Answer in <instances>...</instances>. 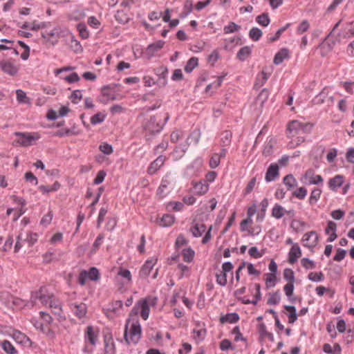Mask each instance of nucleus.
<instances>
[{"label":"nucleus","instance_id":"f257e3e1","mask_svg":"<svg viewBox=\"0 0 354 354\" xmlns=\"http://www.w3.org/2000/svg\"><path fill=\"white\" fill-rule=\"evenodd\" d=\"M312 126L308 123H302L298 120H293L288 123L287 136L290 139L288 144L289 149H295L305 141L304 134L309 133Z\"/></svg>","mask_w":354,"mask_h":354},{"label":"nucleus","instance_id":"f03ea898","mask_svg":"<svg viewBox=\"0 0 354 354\" xmlns=\"http://www.w3.org/2000/svg\"><path fill=\"white\" fill-rule=\"evenodd\" d=\"M39 299L41 303L51 308L55 315H59L62 312L61 302L52 293H49L46 287H41L38 291L32 293L30 300L32 306Z\"/></svg>","mask_w":354,"mask_h":354},{"label":"nucleus","instance_id":"7ed1b4c3","mask_svg":"<svg viewBox=\"0 0 354 354\" xmlns=\"http://www.w3.org/2000/svg\"><path fill=\"white\" fill-rule=\"evenodd\" d=\"M156 303V298L148 297L145 299L139 300L132 309L131 314L138 315L140 312V316L145 320H147L149 315V306H153Z\"/></svg>","mask_w":354,"mask_h":354},{"label":"nucleus","instance_id":"20e7f679","mask_svg":"<svg viewBox=\"0 0 354 354\" xmlns=\"http://www.w3.org/2000/svg\"><path fill=\"white\" fill-rule=\"evenodd\" d=\"M169 114L166 113L165 122L162 124L158 121L156 116H151L149 118L145 119V121H143L142 127L147 136H152L159 133L162 130L165 123L169 120Z\"/></svg>","mask_w":354,"mask_h":354},{"label":"nucleus","instance_id":"39448f33","mask_svg":"<svg viewBox=\"0 0 354 354\" xmlns=\"http://www.w3.org/2000/svg\"><path fill=\"white\" fill-rule=\"evenodd\" d=\"M15 135L19 137L17 142L24 147L32 145L35 141L39 140L40 138L37 133L16 132Z\"/></svg>","mask_w":354,"mask_h":354},{"label":"nucleus","instance_id":"423d86ee","mask_svg":"<svg viewBox=\"0 0 354 354\" xmlns=\"http://www.w3.org/2000/svg\"><path fill=\"white\" fill-rule=\"evenodd\" d=\"M301 180L306 185H319L323 183L324 179L320 175L315 174L313 169H308L303 175Z\"/></svg>","mask_w":354,"mask_h":354},{"label":"nucleus","instance_id":"0eeeda50","mask_svg":"<svg viewBox=\"0 0 354 354\" xmlns=\"http://www.w3.org/2000/svg\"><path fill=\"white\" fill-rule=\"evenodd\" d=\"M142 329L138 319H133L129 329L130 341L137 344L141 337Z\"/></svg>","mask_w":354,"mask_h":354},{"label":"nucleus","instance_id":"6e6552de","mask_svg":"<svg viewBox=\"0 0 354 354\" xmlns=\"http://www.w3.org/2000/svg\"><path fill=\"white\" fill-rule=\"evenodd\" d=\"M69 306L73 314L78 318L81 319L86 316L87 308L84 303L70 301Z\"/></svg>","mask_w":354,"mask_h":354},{"label":"nucleus","instance_id":"1a4fd4ad","mask_svg":"<svg viewBox=\"0 0 354 354\" xmlns=\"http://www.w3.org/2000/svg\"><path fill=\"white\" fill-rule=\"evenodd\" d=\"M304 246L307 248L315 247L318 242V235L315 231H311L304 234L302 237Z\"/></svg>","mask_w":354,"mask_h":354},{"label":"nucleus","instance_id":"9d476101","mask_svg":"<svg viewBox=\"0 0 354 354\" xmlns=\"http://www.w3.org/2000/svg\"><path fill=\"white\" fill-rule=\"evenodd\" d=\"M61 30L58 27L54 28L50 30H46L41 33V36L43 38L46 39L48 41L50 42L53 45L55 44L57 42V40H53V37H60Z\"/></svg>","mask_w":354,"mask_h":354},{"label":"nucleus","instance_id":"9b49d317","mask_svg":"<svg viewBox=\"0 0 354 354\" xmlns=\"http://www.w3.org/2000/svg\"><path fill=\"white\" fill-rule=\"evenodd\" d=\"M172 179L170 177L169 175L167 174L165 175L160 183V185L159 186L158 190H157V194L159 195L160 197H164L166 195V191L168 190L169 186L171 184Z\"/></svg>","mask_w":354,"mask_h":354},{"label":"nucleus","instance_id":"f8f14e48","mask_svg":"<svg viewBox=\"0 0 354 354\" xmlns=\"http://www.w3.org/2000/svg\"><path fill=\"white\" fill-rule=\"evenodd\" d=\"M156 261L157 260L156 259H151L145 262L139 272L140 277L146 278L149 275L151 271L156 263Z\"/></svg>","mask_w":354,"mask_h":354},{"label":"nucleus","instance_id":"ddd939ff","mask_svg":"<svg viewBox=\"0 0 354 354\" xmlns=\"http://www.w3.org/2000/svg\"><path fill=\"white\" fill-rule=\"evenodd\" d=\"M165 161V157L159 156L154 161H153L148 169L147 172L150 175L154 174L164 164Z\"/></svg>","mask_w":354,"mask_h":354},{"label":"nucleus","instance_id":"4468645a","mask_svg":"<svg viewBox=\"0 0 354 354\" xmlns=\"http://www.w3.org/2000/svg\"><path fill=\"white\" fill-rule=\"evenodd\" d=\"M344 182V177L342 175H336L333 178H331L328 183V187L332 191H337Z\"/></svg>","mask_w":354,"mask_h":354},{"label":"nucleus","instance_id":"2eb2a0df","mask_svg":"<svg viewBox=\"0 0 354 354\" xmlns=\"http://www.w3.org/2000/svg\"><path fill=\"white\" fill-rule=\"evenodd\" d=\"M337 225L333 221H328L327 223V227L325 230V232L326 234L328 235V237L327 239V241L328 242H333L337 238Z\"/></svg>","mask_w":354,"mask_h":354},{"label":"nucleus","instance_id":"dca6fc26","mask_svg":"<svg viewBox=\"0 0 354 354\" xmlns=\"http://www.w3.org/2000/svg\"><path fill=\"white\" fill-rule=\"evenodd\" d=\"M301 255L300 247L297 243L294 244L290 250L288 254V261L290 263L293 264Z\"/></svg>","mask_w":354,"mask_h":354},{"label":"nucleus","instance_id":"f3484780","mask_svg":"<svg viewBox=\"0 0 354 354\" xmlns=\"http://www.w3.org/2000/svg\"><path fill=\"white\" fill-rule=\"evenodd\" d=\"M122 308V301L120 300L115 301L111 303L109 308L104 309L107 317L112 318L113 314L116 313Z\"/></svg>","mask_w":354,"mask_h":354},{"label":"nucleus","instance_id":"a211bd4d","mask_svg":"<svg viewBox=\"0 0 354 354\" xmlns=\"http://www.w3.org/2000/svg\"><path fill=\"white\" fill-rule=\"evenodd\" d=\"M279 176V167L277 164H272L268 168L265 179L267 182L273 181Z\"/></svg>","mask_w":354,"mask_h":354},{"label":"nucleus","instance_id":"6ab92c4d","mask_svg":"<svg viewBox=\"0 0 354 354\" xmlns=\"http://www.w3.org/2000/svg\"><path fill=\"white\" fill-rule=\"evenodd\" d=\"M194 192L198 195H203L209 190V185L206 180H201L194 185Z\"/></svg>","mask_w":354,"mask_h":354},{"label":"nucleus","instance_id":"aec40b11","mask_svg":"<svg viewBox=\"0 0 354 354\" xmlns=\"http://www.w3.org/2000/svg\"><path fill=\"white\" fill-rule=\"evenodd\" d=\"M0 66L3 72L10 75H15L18 71V68L12 63L8 61L1 62Z\"/></svg>","mask_w":354,"mask_h":354},{"label":"nucleus","instance_id":"412c9836","mask_svg":"<svg viewBox=\"0 0 354 354\" xmlns=\"http://www.w3.org/2000/svg\"><path fill=\"white\" fill-rule=\"evenodd\" d=\"M354 36V21L346 25L339 34V37L343 39L350 38Z\"/></svg>","mask_w":354,"mask_h":354},{"label":"nucleus","instance_id":"4be33fe9","mask_svg":"<svg viewBox=\"0 0 354 354\" xmlns=\"http://www.w3.org/2000/svg\"><path fill=\"white\" fill-rule=\"evenodd\" d=\"M155 73L159 77V80H162L160 84L165 86L167 84V68L163 66H160L155 70Z\"/></svg>","mask_w":354,"mask_h":354},{"label":"nucleus","instance_id":"5701e85b","mask_svg":"<svg viewBox=\"0 0 354 354\" xmlns=\"http://www.w3.org/2000/svg\"><path fill=\"white\" fill-rule=\"evenodd\" d=\"M174 222V217L171 214H165L162 217L157 218L156 223L161 227H168Z\"/></svg>","mask_w":354,"mask_h":354},{"label":"nucleus","instance_id":"b1692460","mask_svg":"<svg viewBox=\"0 0 354 354\" xmlns=\"http://www.w3.org/2000/svg\"><path fill=\"white\" fill-rule=\"evenodd\" d=\"M205 230V225L203 223H196L190 228V232L194 237H200Z\"/></svg>","mask_w":354,"mask_h":354},{"label":"nucleus","instance_id":"393cba45","mask_svg":"<svg viewBox=\"0 0 354 354\" xmlns=\"http://www.w3.org/2000/svg\"><path fill=\"white\" fill-rule=\"evenodd\" d=\"M288 57H289V50L287 48H282L275 55L273 62L275 64L279 65Z\"/></svg>","mask_w":354,"mask_h":354},{"label":"nucleus","instance_id":"a878e982","mask_svg":"<svg viewBox=\"0 0 354 354\" xmlns=\"http://www.w3.org/2000/svg\"><path fill=\"white\" fill-rule=\"evenodd\" d=\"M165 41L159 40L148 46L147 48V53L152 56L156 52L160 50L164 46Z\"/></svg>","mask_w":354,"mask_h":354},{"label":"nucleus","instance_id":"bb28decb","mask_svg":"<svg viewBox=\"0 0 354 354\" xmlns=\"http://www.w3.org/2000/svg\"><path fill=\"white\" fill-rule=\"evenodd\" d=\"M286 209L281 205L276 203L272 209V216L277 218H281L286 214Z\"/></svg>","mask_w":354,"mask_h":354},{"label":"nucleus","instance_id":"cd10ccee","mask_svg":"<svg viewBox=\"0 0 354 354\" xmlns=\"http://www.w3.org/2000/svg\"><path fill=\"white\" fill-rule=\"evenodd\" d=\"M239 319V316L236 313H227V315L222 316L220 318V321L221 323H236Z\"/></svg>","mask_w":354,"mask_h":354},{"label":"nucleus","instance_id":"c85d7f7f","mask_svg":"<svg viewBox=\"0 0 354 354\" xmlns=\"http://www.w3.org/2000/svg\"><path fill=\"white\" fill-rule=\"evenodd\" d=\"M284 308L288 312V322L290 324H293L297 319V314L296 313L295 307L293 306L285 305Z\"/></svg>","mask_w":354,"mask_h":354},{"label":"nucleus","instance_id":"c756f323","mask_svg":"<svg viewBox=\"0 0 354 354\" xmlns=\"http://www.w3.org/2000/svg\"><path fill=\"white\" fill-rule=\"evenodd\" d=\"M283 182L288 187V189H291L297 185V181L292 174L286 175L283 178Z\"/></svg>","mask_w":354,"mask_h":354},{"label":"nucleus","instance_id":"7c9ffc66","mask_svg":"<svg viewBox=\"0 0 354 354\" xmlns=\"http://www.w3.org/2000/svg\"><path fill=\"white\" fill-rule=\"evenodd\" d=\"M86 16V13L83 9L77 8L74 10L69 15V19L74 21H79Z\"/></svg>","mask_w":354,"mask_h":354},{"label":"nucleus","instance_id":"2f4dec72","mask_svg":"<svg viewBox=\"0 0 354 354\" xmlns=\"http://www.w3.org/2000/svg\"><path fill=\"white\" fill-rule=\"evenodd\" d=\"M251 53V48L249 46L242 47L237 53L236 57L241 61L245 60Z\"/></svg>","mask_w":354,"mask_h":354},{"label":"nucleus","instance_id":"473e14b6","mask_svg":"<svg viewBox=\"0 0 354 354\" xmlns=\"http://www.w3.org/2000/svg\"><path fill=\"white\" fill-rule=\"evenodd\" d=\"M104 238V236L103 234H100L97 236V237L95 240V241L92 245L91 250L90 251L91 255H93L96 253V252L98 250L99 248L102 245Z\"/></svg>","mask_w":354,"mask_h":354},{"label":"nucleus","instance_id":"72a5a7b5","mask_svg":"<svg viewBox=\"0 0 354 354\" xmlns=\"http://www.w3.org/2000/svg\"><path fill=\"white\" fill-rule=\"evenodd\" d=\"M183 260L185 262L190 263L193 261L195 252L191 248L183 249L182 251Z\"/></svg>","mask_w":354,"mask_h":354},{"label":"nucleus","instance_id":"f704fd0d","mask_svg":"<svg viewBox=\"0 0 354 354\" xmlns=\"http://www.w3.org/2000/svg\"><path fill=\"white\" fill-rule=\"evenodd\" d=\"M198 58L194 57L190 58L187 61V62L185 66V68H184L185 71L186 73H191L193 71V69L198 66Z\"/></svg>","mask_w":354,"mask_h":354},{"label":"nucleus","instance_id":"c9c22d12","mask_svg":"<svg viewBox=\"0 0 354 354\" xmlns=\"http://www.w3.org/2000/svg\"><path fill=\"white\" fill-rule=\"evenodd\" d=\"M85 338L88 340L91 344L94 345L96 342V335L94 333L93 326H88L86 328Z\"/></svg>","mask_w":354,"mask_h":354},{"label":"nucleus","instance_id":"e433bc0d","mask_svg":"<svg viewBox=\"0 0 354 354\" xmlns=\"http://www.w3.org/2000/svg\"><path fill=\"white\" fill-rule=\"evenodd\" d=\"M256 21L259 25L266 27L269 25L270 20L267 13H263L256 17Z\"/></svg>","mask_w":354,"mask_h":354},{"label":"nucleus","instance_id":"4c0bfd02","mask_svg":"<svg viewBox=\"0 0 354 354\" xmlns=\"http://www.w3.org/2000/svg\"><path fill=\"white\" fill-rule=\"evenodd\" d=\"M118 274L124 279L123 283H128L131 281V274L129 270L120 268Z\"/></svg>","mask_w":354,"mask_h":354},{"label":"nucleus","instance_id":"58836bf2","mask_svg":"<svg viewBox=\"0 0 354 354\" xmlns=\"http://www.w3.org/2000/svg\"><path fill=\"white\" fill-rule=\"evenodd\" d=\"M262 31L258 28H252L249 32V37L254 41H259L262 36Z\"/></svg>","mask_w":354,"mask_h":354},{"label":"nucleus","instance_id":"ea45409f","mask_svg":"<svg viewBox=\"0 0 354 354\" xmlns=\"http://www.w3.org/2000/svg\"><path fill=\"white\" fill-rule=\"evenodd\" d=\"M281 300V295L279 290L275 292L270 294V297L268 299V304L269 305H276L280 302Z\"/></svg>","mask_w":354,"mask_h":354},{"label":"nucleus","instance_id":"a19ab883","mask_svg":"<svg viewBox=\"0 0 354 354\" xmlns=\"http://www.w3.org/2000/svg\"><path fill=\"white\" fill-rule=\"evenodd\" d=\"M8 305L10 306H16L17 308H22L23 306H26L24 301L14 297H10Z\"/></svg>","mask_w":354,"mask_h":354},{"label":"nucleus","instance_id":"79ce46f5","mask_svg":"<svg viewBox=\"0 0 354 354\" xmlns=\"http://www.w3.org/2000/svg\"><path fill=\"white\" fill-rule=\"evenodd\" d=\"M232 134L230 131H225L221 135V140L223 146H228L231 142Z\"/></svg>","mask_w":354,"mask_h":354},{"label":"nucleus","instance_id":"37998d69","mask_svg":"<svg viewBox=\"0 0 354 354\" xmlns=\"http://www.w3.org/2000/svg\"><path fill=\"white\" fill-rule=\"evenodd\" d=\"M241 28V26L236 24L234 22H230L228 25L225 26L223 28V31L225 34H230L236 31H239Z\"/></svg>","mask_w":354,"mask_h":354},{"label":"nucleus","instance_id":"c03bdc74","mask_svg":"<svg viewBox=\"0 0 354 354\" xmlns=\"http://www.w3.org/2000/svg\"><path fill=\"white\" fill-rule=\"evenodd\" d=\"M1 346L3 351L8 354H15L17 353V350L15 348L13 345L7 340L2 342Z\"/></svg>","mask_w":354,"mask_h":354},{"label":"nucleus","instance_id":"a18cd8bd","mask_svg":"<svg viewBox=\"0 0 354 354\" xmlns=\"http://www.w3.org/2000/svg\"><path fill=\"white\" fill-rule=\"evenodd\" d=\"M322 194V190L318 188H314L313 191L311 192L310 198H309V203L310 204L315 203L319 198H320Z\"/></svg>","mask_w":354,"mask_h":354},{"label":"nucleus","instance_id":"49530a36","mask_svg":"<svg viewBox=\"0 0 354 354\" xmlns=\"http://www.w3.org/2000/svg\"><path fill=\"white\" fill-rule=\"evenodd\" d=\"M283 290L286 295L289 298L290 301H293L295 299H292L291 297L293 295L294 292V284L293 283H288L283 287Z\"/></svg>","mask_w":354,"mask_h":354},{"label":"nucleus","instance_id":"de8ad7c7","mask_svg":"<svg viewBox=\"0 0 354 354\" xmlns=\"http://www.w3.org/2000/svg\"><path fill=\"white\" fill-rule=\"evenodd\" d=\"M17 100L19 103H24V104H28L29 103V98L27 97L25 92H24L22 90H17Z\"/></svg>","mask_w":354,"mask_h":354},{"label":"nucleus","instance_id":"09e8293b","mask_svg":"<svg viewBox=\"0 0 354 354\" xmlns=\"http://www.w3.org/2000/svg\"><path fill=\"white\" fill-rule=\"evenodd\" d=\"M13 338L19 344H24L26 340H28V337L19 331H15L13 333Z\"/></svg>","mask_w":354,"mask_h":354},{"label":"nucleus","instance_id":"8fccbe9b","mask_svg":"<svg viewBox=\"0 0 354 354\" xmlns=\"http://www.w3.org/2000/svg\"><path fill=\"white\" fill-rule=\"evenodd\" d=\"M200 136V131L198 129H195L191 133L189 136L187 138V141L189 142L190 140L189 144L192 143V142H194L195 144H197L199 141Z\"/></svg>","mask_w":354,"mask_h":354},{"label":"nucleus","instance_id":"3c124183","mask_svg":"<svg viewBox=\"0 0 354 354\" xmlns=\"http://www.w3.org/2000/svg\"><path fill=\"white\" fill-rule=\"evenodd\" d=\"M283 278L289 283H294L295 279L294 271L290 268H286L283 270Z\"/></svg>","mask_w":354,"mask_h":354},{"label":"nucleus","instance_id":"603ef678","mask_svg":"<svg viewBox=\"0 0 354 354\" xmlns=\"http://www.w3.org/2000/svg\"><path fill=\"white\" fill-rule=\"evenodd\" d=\"M266 283L268 288L274 287L277 281V277L274 274L267 273L266 274Z\"/></svg>","mask_w":354,"mask_h":354},{"label":"nucleus","instance_id":"864d4df0","mask_svg":"<svg viewBox=\"0 0 354 354\" xmlns=\"http://www.w3.org/2000/svg\"><path fill=\"white\" fill-rule=\"evenodd\" d=\"M309 280L312 281L319 282L324 280V274L322 272H310L308 275Z\"/></svg>","mask_w":354,"mask_h":354},{"label":"nucleus","instance_id":"5fc2aeb1","mask_svg":"<svg viewBox=\"0 0 354 354\" xmlns=\"http://www.w3.org/2000/svg\"><path fill=\"white\" fill-rule=\"evenodd\" d=\"M221 158L218 153H214L209 160V167L212 169L216 168L220 164Z\"/></svg>","mask_w":354,"mask_h":354},{"label":"nucleus","instance_id":"6e6d98bb","mask_svg":"<svg viewBox=\"0 0 354 354\" xmlns=\"http://www.w3.org/2000/svg\"><path fill=\"white\" fill-rule=\"evenodd\" d=\"M216 282L220 286H225L227 284V274L225 273L222 272H220V273H216Z\"/></svg>","mask_w":354,"mask_h":354},{"label":"nucleus","instance_id":"4d7b16f0","mask_svg":"<svg viewBox=\"0 0 354 354\" xmlns=\"http://www.w3.org/2000/svg\"><path fill=\"white\" fill-rule=\"evenodd\" d=\"M115 19L118 21L122 24H126L129 20V17L123 11H118L115 15Z\"/></svg>","mask_w":354,"mask_h":354},{"label":"nucleus","instance_id":"13d9d810","mask_svg":"<svg viewBox=\"0 0 354 354\" xmlns=\"http://www.w3.org/2000/svg\"><path fill=\"white\" fill-rule=\"evenodd\" d=\"M223 80V76L218 77L216 78V80L214 82L208 84L206 86V91H209L212 88H218L221 85Z\"/></svg>","mask_w":354,"mask_h":354},{"label":"nucleus","instance_id":"bf43d9fd","mask_svg":"<svg viewBox=\"0 0 354 354\" xmlns=\"http://www.w3.org/2000/svg\"><path fill=\"white\" fill-rule=\"evenodd\" d=\"M77 29H78L80 35L82 39H86L88 37L89 33L87 31L86 26L84 24H79L77 25Z\"/></svg>","mask_w":354,"mask_h":354},{"label":"nucleus","instance_id":"052dcab7","mask_svg":"<svg viewBox=\"0 0 354 354\" xmlns=\"http://www.w3.org/2000/svg\"><path fill=\"white\" fill-rule=\"evenodd\" d=\"M310 28V24L307 20H304L298 26L297 33L299 35L303 34L306 32Z\"/></svg>","mask_w":354,"mask_h":354},{"label":"nucleus","instance_id":"680f3d73","mask_svg":"<svg viewBox=\"0 0 354 354\" xmlns=\"http://www.w3.org/2000/svg\"><path fill=\"white\" fill-rule=\"evenodd\" d=\"M105 115L102 113H97L93 115L91 118V122L93 124H97L102 122L104 120Z\"/></svg>","mask_w":354,"mask_h":354},{"label":"nucleus","instance_id":"e2e57ef3","mask_svg":"<svg viewBox=\"0 0 354 354\" xmlns=\"http://www.w3.org/2000/svg\"><path fill=\"white\" fill-rule=\"evenodd\" d=\"M301 263L306 270L314 269L315 268V262L308 258H303L301 260Z\"/></svg>","mask_w":354,"mask_h":354},{"label":"nucleus","instance_id":"0e129e2a","mask_svg":"<svg viewBox=\"0 0 354 354\" xmlns=\"http://www.w3.org/2000/svg\"><path fill=\"white\" fill-rule=\"evenodd\" d=\"M70 98L73 103L77 104L82 98V91L80 90L74 91Z\"/></svg>","mask_w":354,"mask_h":354},{"label":"nucleus","instance_id":"69168bd1","mask_svg":"<svg viewBox=\"0 0 354 354\" xmlns=\"http://www.w3.org/2000/svg\"><path fill=\"white\" fill-rule=\"evenodd\" d=\"M293 195L299 199H304L307 195V189L304 187H299L294 192Z\"/></svg>","mask_w":354,"mask_h":354},{"label":"nucleus","instance_id":"338daca9","mask_svg":"<svg viewBox=\"0 0 354 354\" xmlns=\"http://www.w3.org/2000/svg\"><path fill=\"white\" fill-rule=\"evenodd\" d=\"M269 94L268 90L263 88L257 96V100L260 102L261 104H263L268 100Z\"/></svg>","mask_w":354,"mask_h":354},{"label":"nucleus","instance_id":"774afa93","mask_svg":"<svg viewBox=\"0 0 354 354\" xmlns=\"http://www.w3.org/2000/svg\"><path fill=\"white\" fill-rule=\"evenodd\" d=\"M87 276L91 281H95L99 278V271L96 268H91L87 272Z\"/></svg>","mask_w":354,"mask_h":354}]
</instances>
